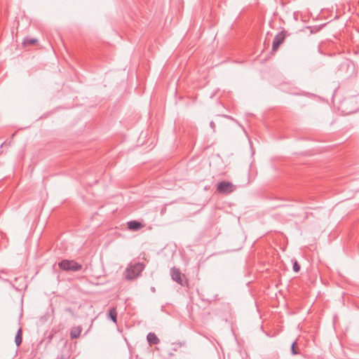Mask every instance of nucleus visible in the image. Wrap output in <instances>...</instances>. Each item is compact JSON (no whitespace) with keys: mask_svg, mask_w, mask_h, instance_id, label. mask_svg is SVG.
I'll return each instance as SVG.
<instances>
[{"mask_svg":"<svg viewBox=\"0 0 359 359\" xmlns=\"http://www.w3.org/2000/svg\"><path fill=\"white\" fill-rule=\"evenodd\" d=\"M59 268L65 271H78L82 269V265L75 260L63 259L58 263Z\"/></svg>","mask_w":359,"mask_h":359,"instance_id":"obj_2","label":"nucleus"},{"mask_svg":"<svg viewBox=\"0 0 359 359\" xmlns=\"http://www.w3.org/2000/svg\"><path fill=\"white\" fill-rule=\"evenodd\" d=\"M285 37V31H281L275 36L272 44V53H276L278 50L279 46L284 42Z\"/></svg>","mask_w":359,"mask_h":359,"instance_id":"obj_4","label":"nucleus"},{"mask_svg":"<svg viewBox=\"0 0 359 359\" xmlns=\"http://www.w3.org/2000/svg\"><path fill=\"white\" fill-rule=\"evenodd\" d=\"M293 270L294 272H299L300 270V265L298 264L297 261H294L293 264Z\"/></svg>","mask_w":359,"mask_h":359,"instance_id":"obj_13","label":"nucleus"},{"mask_svg":"<svg viewBox=\"0 0 359 359\" xmlns=\"http://www.w3.org/2000/svg\"><path fill=\"white\" fill-rule=\"evenodd\" d=\"M170 276L172 279L180 285H184V279L185 278V275L179 269L176 267L171 268Z\"/></svg>","mask_w":359,"mask_h":359,"instance_id":"obj_5","label":"nucleus"},{"mask_svg":"<svg viewBox=\"0 0 359 359\" xmlns=\"http://www.w3.org/2000/svg\"><path fill=\"white\" fill-rule=\"evenodd\" d=\"M109 318L114 323L117 322V311L115 307H112L109 309L108 313Z\"/></svg>","mask_w":359,"mask_h":359,"instance_id":"obj_10","label":"nucleus"},{"mask_svg":"<svg viewBox=\"0 0 359 359\" xmlns=\"http://www.w3.org/2000/svg\"><path fill=\"white\" fill-rule=\"evenodd\" d=\"M82 332V327L81 326H76L71 329L70 337L71 339H77L80 337Z\"/></svg>","mask_w":359,"mask_h":359,"instance_id":"obj_7","label":"nucleus"},{"mask_svg":"<svg viewBox=\"0 0 359 359\" xmlns=\"http://www.w3.org/2000/svg\"><path fill=\"white\" fill-rule=\"evenodd\" d=\"M22 341V328L20 327L17 332L15 337V342L17 346H20Z\"/></svg>","mask_w":359,"mask_h":359,"instance_id":"obj_11","label":"nucleus"},{"mask_svg":"<svg viewBox=\"0 0 359 359\" xmlns=\"http://www.w3.org/2000/svg\"><path fill=\"white\" fill-rule=\"evenodd\" d=\"M291 353L293 355H297L299 353L298 348L297 346V341H294L291 346Z\"/></svg>","mask_w":359,"mask_h":359,"instance_id":"obj_12","label":"nucleus"},{"mask_svg":"<svg viewBox=\"0 0 359 359\" xmlns=\"http://www.w3.org/2000/svg\"><path fill=\"white\" fill-rule=\"evenodd\" d=\"M147 341L150 344L156 345L160 342L159 339L157 337L156 334L149 332L147 337Z\"/></svg>","mask_w":359,"mask_h":359,"instance_id":"obj_8","label":"nucleus"},{"mask_svg":"<svg viewBox=\"0 0 359 359\" xmlns=\"http://www.w3.org/2000/svg\"><path fill=\"white\" fill-rule=\"evenodd\" d=\"M128 228L132 231H138L144 227V225L136 220L130 221L127 223Z\"/></svg>","mask_w":359,"mask_h":359,"instance_id":"obj_6","label":"nucleus"},{"mask_svg":"<svg viewBox=\"0 0 359 359\" xmlns=\"http://www.w3.org/2000/svg\"><path fill=\"white\" fill-rule=\"evenodd\" d=\"M144 268L145 265L143 263H130L125 270V278L129 280H134L141 275Z\"/></svg>","mask_w":359,"mask_h":359,"instance_id":"obj_1","label":"nucleus"},{"mask_svg":"<svg viewBox=\"0 0 359 359\" xmlns=\"http://www.w3.org/2000/svg\"><path fill=\"white\" fill-rule=\"evenodd\" d=\"M236 189L235 185L228 181H222L217 184V190L221 194H229Z\"/></svg>","mask_w":359,"mask_h":359,"instance_id":"obj_3","label":"nucleus"},{"mask_svg":"<svg viewBox=\"0 0 359 359\" xmlns=\"http://www.w3.org/2000/svg\"><path fill=\"white\" fill-rule=\"evenodd\" d=\"M38 43V40L33 38L25 37L22 41L24 46H35Z\"/></svg>","mask_w":359,"mask_h":359,"instance_id":"obj_9","label":"nucleus"}]
</instances>
